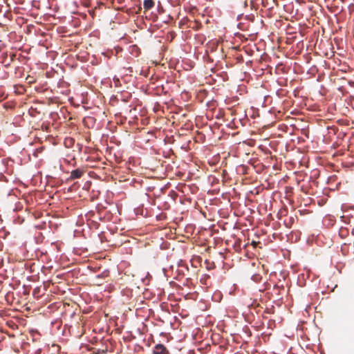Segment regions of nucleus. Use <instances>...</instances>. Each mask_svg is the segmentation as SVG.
<instances>
[{
    "label": "nucleus",
    "instance_id": "dca6fc26",
    "mask_svg": "<svg viewBox=\"0 0 354 354\" xmlns=\"http://www.w3.org/2000/svg\"><path fill=\"white\" fill-rule=\"evenodd\" d=\"M41 353H42V349L38 348L35 351V353L33 354H41Z\"/></svg>",
    "mask_w": 354,
    "mask_h": 354
},
{
    "label": "nucleus",
    "instance_id": "2eb2a0df",
    "mask_svg": "<svg viewBox=\"0 0 354 354\" xmlns=\"http://www.w3.org/2000/svg\"><path fill=\"white\" fill-rule=\"evenodd\" d=\"M227 250L225 249L224 251H226ZM225 252H223V251H219L218 252V254L221 256V258H225V255H224V253Z\"/></svg>",
    "mask_w": 354,
    "mask_h": 354
},
{
    "label": "nucleus",
    "instance_id": "39448f33",
    "mask_svg": "<svg viewBox=\"0 0 354 354\" xmlns=\"http://www.w3.org/2000/svg\"><path fill=\"white\" fill-rule=\"evenodd\" d=\"M88 250L86 248L74 247L73 248V253L77 256H87Z\"/></svg>",
    "mask_w": 354,
    "mask_h": 354
},
{
    "label": "nucleus",
    "instance_id": "f3484780",
    "mask_svg": "<svg viewBox=\"0 0 354 354\" xmlns=\"http://www.w3.org/2000/svg\"><path fill=\"white\" fill-rule=\"evenodd\" d=\"M121 243H125V244L131 243V241H130V239H127V240L122 241Z\"/></svg>",
    "mask_w": 354,
    "mask_h": 354
},
{
    "label": "nucleus",
    "instance_id": "20e7f679",
    "mask_svg": "<svg viewBox=\"0 0 354 354\" xmlns=\"http://www.w3.org/2000/svg\"><path fill=\"white\" fill-rule=\"evenodd\" d=\"M153 354H169V351L162 344H156L153 350Z\"/></svg>",
    "mask_w": 354,
    "mask_h": 354
},
{
    "label": "nucleus",
    "instance_id": "393cba45",
    "mask_svg": "<svg viewBox=\"0 0 354 354\" xmlns=\"http://www.w3.org/2000/svg\"><path fill=\"white\" fill-rule=\"evenodd\" d=\"M3 245H0V251L3 250Z\"/></svg>",
    "mask_w": 354,
    "mask_h": 354
},
{
    "label": "nucleus",
    "instance_id": "aec40b11",
    "mask_svg": "<svg viewBox=\"0 0 354 354\" xmlns=\"http://www.w3.org/2000/svg\"><path fill=\"white\" fill-rule=\"evenodd\" d=\"M240 246H241V245H236V244L233 245V248L234 249L240 248Z\"/></svg>",
    "mask_w": 354,
    "mask_h": 354
},
{
    "label": "nucleus",
    "instance_id": "a211bd4d",
    "mask_svg": "<svg viewBox=\"0 0 354 354\" xmlns=\"http://www.w3.org/2000/svg\"><path fill=\"white\" fill-rule=\"evenodd\" d=\"M167 268H162V272L164 273L165 276H167Z\"/></svg>",
    "mask_w": 354,
    "mask_h": 354
},
{
    "label": "nucleus",
    "instance_id": "9b49d317",
    "mask_svg": "<svg viewBox=\"0 0 354 354\" xmlns=\"http://www.w3.org/2000/svg\"><path fill=\"white\" fill-rule=\"evenodd\" d=\"M177 266L178 268H185L187 271H188V270H189L187 265L185 264L182 259L178 260V261L177 263Z\"/></svg>",
    "mask_w": 354,
    "mask_h": 354
},
{
    "label": "nucleus",
    "instance_id": "7ed1b4c3",
    "mask_svg": "<svg viewBox=\"0 0 354 354\" xmlns=\"http://www.w3.org/2000/svg\"><path fill=\"white\" fill-rule=\"evenodd\" d=\"M84 174V171L80 168L75 169L71 172L70 176L66 179V182L80 178Z\"/></svg>",
    "mask_w": 354,
    "mask_h": 354
},
{
    "label": "nucleus",
    "instance_id": "cd10ccee",
    "mask_svg": "<svg viewBox=\"0 0 354 354\" xmlns=\"http://www.w3.org/2000/svg\"><path fill=\"white\" fill-rule=\"evenodd\" d=\"M348 83H349V84H354V82H349Z\"/></svg>",
    "mask_w": 354,
    "mask_h": 354
},
{
    "label": "nucleus",
    "instance_id": "6e6552de",
    "mask_svg": "<svg viewBox=\"0 0 354 354\" xmlns=\"http://www.w3.org/2000/svg\"><path fill=\"white\" fill-rule=\"evenodd\" d=\"M348 245L344 244V245H341V246L339 247V250L344 256L346 255ZM337 251L339 250V247L337 248Z\"/></svg>",
    "mask_w": 354,
    "mask_h": 354
},
{
    "label": "nucleus",
    "instance_id": "9d476101",
    "mask_svg": "<svg viewBox=\"0 0 354 354\" xmlns=\"http://www.w3.org/2000/svg\"><path fill=\"white\" fill-rule=\"evenodd\" d=\"M80 185H79V183L78 182H75L71 186H70L68 189V192H73V191H76L77 189V188L79 187Z\"/></svg>",
    "mask_w": 354,
    "mask_h": 354
},
{
    "label": "nucleus",
    "instance_id": "f8f14e48",
    "mask_svg": "<svg viewBox=\"0 0 354 354\" xmlns=\"http://www.w3.org/2000/svg\"><path fill=\"white\" fill-rule=\"evenodd\" d=\"M261 276L259 274H254L251 277V279L256 283L259 282L261 280Z\"/></svg>",
    "mask_w": 354,
    "mask_h": 354
},
{
    "label": "nucleus",
    "instance_id": "a878e982",
    "mask_svg": "<svg viewBox=\"0 0 354 354\" xmlns=\"http://www.w3.org/2000/svg\"><path fill=\"white\" fill-rule=\"evenodd\" d=\"M3 266V260L0 262V268Z\"/></svg>",
    "mask_w": 354,
    "mask_h": 354
},
{
    "label": "nucleus",
    "instance_id": "4468645a",
    "mask_svg": "<svg viewBox=\"0 0 354 354\" xmlns=\"http://www.w3.org/2000/svg\"><path fill=\"white\" fill-rule=\"evenodd\" d=\"M185 270H186L185 268H183V269H180V270H177V272H178V274L180 276V275H185Z\"/></svg>",
    "mask_w": 354,
    "mask_h": 354
},
{
    "label": "nucleus",
    "instance_id": "f257e3e1",
    "mask_svg": "<svg viewBox=\"0 0 354 354\" xmlns=\"http://www.w3.org/2000/svg\"><path fill=\"white\" fill-rule=\"evenodd\" d=\"M174 249L169 250L168 245H159L151 251V255L154 259L165 258L167 261H169L173 256Z\"/></svg>",
    "mask_w": 354,
    "mask_h": 354
},
{
    "label": "nucleus",
    "instance_id": "5701e85b",
    "mask_svg": "<svg viewBox=\"0 0 354 354\" xmlns=\"http://www.w3.org/2000/svg\"><path fill=\"white\" fill-rule=\"evenodd\" d=\"M55 245V248H54V250H55V249H56V250H59V247H58V246H59V245Z\"/></svg>",
    "mask_w": 354,
    "mask_h": 354
},
{
    "label": "nucleus",
    "instance_id": "4be33fe9",
    "mask_svg": "<svg viewBox=\"0 0 354 354\" xmlns=\"http://www.w3.org/2000/svg\"><path fill=\"white\" fill-rule=\"evenodd\" d=\"M250 243L254 244V243H261L259 241H252Z\"/></svg>",
    "mask_w": 354,
    "mask_h": 354
},
{
    "label": "nucleus",
    "instance_id": "bb28decb",
    "mask_svg": "<svg viewBox=\"0 0 354 354\" xmlns=\"http://www.w3.org/2000/svg\"><path fill=\"white\" fill-rule=\"evenodd\" d=\"M173 268H174V266L171 265V266H169V269L172 270Z\"/></svg>",
    "mask_w": 354,
    "mask_h": 354
},
{
    "label": "nucleus",
    "instance_id": "6ab92c4d",
    "mask_svg": "<svg viewBox=\"0 0 354 354\" xmlns=\"http://www.w3.org/2000/svg\"><path fill=\"white\" fill-rule=\"evenodd\" d=\"M249 245H246V244H244L243 245V248L245 249ZM252 246H253L254 248H257V246H258L259 245H251Z\"/></svg>",
    "mask_w": 354,
    "mask_h": 354
},
{
    "label": "nucleus",
    "instance_id": "412c9836",
    "mask_svg": "<svg viewBox=\"0 0 354 354\" xmlns=\"http://www.w3.org/2000/svg\"><path fill=\"white\" fill-rule=\"evenodd\" d=\"M88 268L89 269L92 270L93 272H96V271L97 270V268H92V267H91V266H88Z\"/></svg>",
    "mask_w": 354,
    "mask_h": 354
},
{
    "label": "nucleus",
    "instance_id": "ddd939ff",
    "mask_svg": "<svg viewBox=\"0 0 354 354\" xmlns=\"http://www.w3.org/2000/svg\"><path fill=\"white\" fill-rule=\"evenodd\" d=\"M205 264L206 265V268L209 270L213 269L215 267L214 262H209L207 259L205 261Z\"/></svg>",
    "mask_w": 354,
    "mask_h": 354
},
{
    "label": "nucleus",
    "instance_id": "f03ea898",
    "mask_svg": "<svg viewBox=\"0 0 354 354\" xmlns=\"http://www.w3.org/2000/svg\"><path fill=\"white\" fill-rule=\"evenodd\" d=\"M97 212L93 214L95 219L106 222L111 220V214L110 211H106L102 206H97Z\"/></svg>",
    "mask_w": 354,
    "mask_h": 354
},
{
    "label": "nucleus",
    "instance_id": "1a4fd4ad",
    "mask_svg": "<svg viewBox=\"0 0 354 354\" xmlns=\"http://www.w3.org/2000/svg\"><path fill=\"white\" fill-rule=\"evenodd\" d=\"M106 276H108V271L105 270L102 273L97 274L95 276V278L97 280V281H100V280L103 279Z\"/></svg>",
    "mask_w": 354,
    "mask_h": 354
},
{
    "label": "nucleus",
    "instance_id": "b1692460",
    "mask_svg": "<svg viewBox=\"0 0 354 354\" xmlns=\"http://www.w3.org/2000/svg\"><path fill=\"white\" fill-rule=\"evenodd\" d=\"M128 70H129V71L130 73H131V72L133 71V69H132V68H131V67H130V68H128Z\"/></svg>",
    "mask_w": 354,
    "mask_h": 354
},
{
    "label": "nucleus",
    "instance_id": "0eeeda50",
    "mask_svg": "<svg viewBox=\"0 0 354 354\" xmlns=\"http://www.w3.org/2000/svg\"><path fill=\"white\" fill-rule=\"evenodd\" d=\"M143 6L145 10H150L154 6L153 0H144Z\"/></svg>",
    "mask_w": 354,
    "mask_h": 354
},
{
    "label": "nucleus",
    "instance_id": "423d86ee",
    "mask_svg": "<svg viewBox=\"0 0 354 354\" xmlns=\"http://www.w3.org/2000/svg\"><path fill=\"white\" fill-rule=\"evenodd\" d=\"M202 258L199 256H194L190 260V263L192 267L197 268L198 265L201 264Z\"/></svg>",
    "mask_w": 354,
    "mask_h": 354
}]
</instances>
